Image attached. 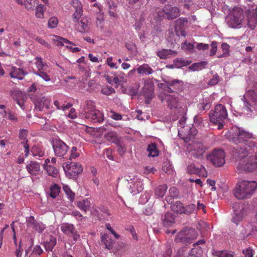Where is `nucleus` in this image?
<instances>
[{
	"label": "nucleus",
	"instance_id": "7ed1b4c3",
	"mask_svg": "<svg viewBox=\"0 0 257 257\" xmlns=\"http://www.w3.org/2000/svg\"><path fill=\"white\" fill-rule=\"evenodd\" d=\"M257 159V153L252 154H247L244 157H241L237 166V169L240 171H245L252 172L257 170V162L254 160Z\"/></svg>",
	"mask_w": 257,
	"mask_h": 257
},
{
	"label": "nucleus",
	"instance_id": "c85d7f7f",
	"mask_svg": "<svg viewBox=\"0 0 257 257\" xmlns=\"http://www.w3.org/2000/svg\"><path fill=\"white\" fill-rule=\"evenodd\" d=\"M177 52L176 51L168 49H163L159 51L157 55L162 59H166L169 57L170 55H176Z\"/></svg>",
	"mask_w": 257,
	"mask_h": 257
},
{
	"label": "nucleus",
	"instance_id": "4c0bfd02",
	"mask_svg": "<svg viewBox=\"0 0 257 257\" xmlns=\"http://www.w3.org/2000/svg\"><path fill=\"white\" fill-rule=\"evenodd\" d=\"M50 196L52 198H55L60 192V187L57 184H54L50 188Z\"/></svg>",
	"mask_w": 257,
	"mask_h": 257
},
{
	"label": "nucleus",
	"instance_id": "4be33fe9",
	"mask_svg": "<svg viewBox=\"0 0 257 257\" xmlns=\"http://www.w3.org/2000/svg\"><path fill=\"white\" fill-rule=\"evenodd\" d=\"M188 170L190 173L198 174L200 177H206L207 176V172L205 167L201 165L200 168H197L193 164H191L188 167Z\"/></svg>",
	"mask_w": 257,
	"mask_h": 257
},
{
	"label": "nucleus",
	"instance_id": "5701e85b",
	"mask_svg": "<svg viewBox=\"0 0 257 257\" xmlns=\"http://www.w3.org/2000/svg\"><path fill=\"white\" fill-rule=\"evenodd\" d=\"M257 15L256 12H249L247 15V25L248 28L253 30L257 25Z\"/></svg>",
	"mask_w": 257,
	"mask_h": 257
},
{
	"label": "nucleus",
	"instance_id": "f3484780",
	"mask_svg": "<svg viewBox=\"0 0 257 257\" xmlns=\"http://www.w3.org/2000/svg\"><path fill=\"white\" fill-rule=\"evenodd\" d=\"M75 23V29L79 32L85 33L88 32L89 28L88 26V20L86 17H81L78 19V22H73Z\"/></svg>",
	"mask_w": 257,
	"mask_h": 257
},
{
	"label": "nucleus",
	"instance_id": "7c9ffc66",
	"mask_svg": "<svg viewBox=\"0 0 257 257\" xmlns=\"http://www.w3.org/2000/svg\"><path fill=\"white\" fill-rule=\"evenodd\" d=\"M4 116L11 121L13 122H16L18 121L16 113L11 110H5L4 111Z\"/></svg>",
	"mask_w": 257,
	"mask_h": 257
},
{
	"label": "nucleus",
	"instance_id": "a211bd4d",
	"mask_svg": "<svg viewBox=\"0 0 257 257\" xmlns=\"http://www.w3.org/2000/svg\"><path fill=\"white\" fill-rule=\"evenodd\" d=\"M187 22L188 20L186 18H179L176 21L175 31L177 36L185 37L186 33L183 27L184 24Z\"/></svg>",
	"mask_w": 257,
	"mask_h": 257
},
{
	"label": "nucleus",
	"instance_id": "72a5a7b5",
	"mask_svg": "<svg viewBox=\"0 0 257 257\" xmlns=\"http://www.w3.org/2000/svg\"><path fill=\"white\" fill-rule=\"evenodd\" d=\"M167 186L166 184H163L158 186L155 190V194L158 197H163L167 190Z\"/></svg>",
	"mask_w": 257,
	"mask_h": 257
},
{
	"label": "nucleus",
	"instance_id": "ddd939ff",
	"mask_svg": "<svg viewBox=\"0 0 257 257\" xmlns=\"http://www.w3.org/2000/svg\"><path fill=\"white\" fill-rule=\"evenodd\" d=\"M61 230L66 235L71 236L73 237L74 240H77L80 238V235L75 230L73 224L64 223L61 225Z\"/></svg>",
	"mask_w": 257,
	"mask_h": 257
},
{
	"label": "nucleus",
	"instance_id": "37998d69",
	"mask_svg": "<svg viewBox=\"0 0 257 257\" xmlns=\"http://www.w3.org/2000/svg\"><path fill=\"white\" fill-rule=\"evenodd\" d=\"M191 63V61L185 60L183 58H177L174 61V65L177 68H181L183 66H186L189 65Z\"/></svg>",
	"mask_w": 257,
	"mask_h": 257
},
{
	"label": "nucleus",
	"instance_id": "c9c22d12",
	"mask_svg": "<svg viewBox=\"0 0 257 257\" xmlns=\"http://www.w3.org/2000/svg\"><path fill=\"white\" fill-rule=\"evenodd\" d=\"M183 203L180 201H177L173 204L171 207L172 210L177 213L180 214H183Z\"/></svg>",
	"mask_w": 257,
	"mask_h": 257
},
{
	"label": "nucleus",
	"instance_id": "5fc2aeb1",
	"mask_svg": "<svg viewBox=\"0 0 257 257\" xmlns=\"http://www.w3.org/2000/svg\"><path fill=\"white\" fill-rule=\"evenodd\" d=\"M71 154L69 157L70 160L75 159L80 156V151H78L76 147H73L71 150Z\"/></svg>",
	"mask_w": 257,
	"mask_h": 257
},
{
	"label": "nucleus",
	"instance_id": "338daca9",
	"mask_svg": "<svg viewBox=\"0 0 257 257\" xmlns=\"http://www.w3.org/2000/svg\"><path fill=\"white\" fill-rule=\"evenodd\" d=\"M169 193L172 197L178 196V190L175 187H171L169 189Z\"/></svg>",
	"mask_w": 257,
	"mask_h": 257
},
{
	"label": "nucleus",
	"instance_id": "13d9d810",
	"mask_svg": "<svg viewBox=\"0 0 257 257\" xmlns=\"http://www.w3.org/2000/svg\"><path fill=\"white\" fill-rule=\"evenodd\" d=\"M211 47L210 55L212 56L216 53L217 50V42L216 41L212 42L211 44Z\"/></svg>",
	"mask_w": 257,
	"mask_h": 257
},
{
	"label": "nucleus",
	"instance_id": "de8ad7c7",
	"mask_svg": "<svg viewBox=\"0 0 257 257\" xmlns=\"http://www.w3.org/2000/svg\"><path fill=\"white\" fill-rule=\"evenodd\" d=\"M63 190L67 195L68 198L71 202H73L74 200L75 194L72 192L68 186H64Z\"/></svg>",
	"mask_w": 257,
	"mask_h": 257
},
{
	"label": "nucleus",
	"instance_id": "cd10ccee",
	"mask_svg": "<svg viewBox=\"0 0 257 257\" xmlns=\"http://www.w3.org/2000/svg\"><path fill=\"white\" fill-rule=\"evenodd\" d=\"M137 71L138 73L141 75H149L153 73L154 71L151 67L147 64H144L139 66Z\"/></svg>",
	"mask_w": 257,
	"mask_h": 257
},
{
	"label": "nucleus",
	"instance_id": "2eb2a0df",
	"mask_svg": "<svg viewBox=\"0 0 257 257\" xmlns=\"http://www.w3.org/2000/svg\"><path fill=\"white\" fill-rule=\"evenodd\" d=\"M28 227L32 228L35 231L42 233L46 228L45 225L42 222L37 221L33 216L26 217Z\"/></svg>",
	"mask_w": 257,
	"mask_h": 257
},
{
	"label": "nucleus",
	"instance_id": "f704fd0d",
	"mask_svg": "<svg viewBox=\"0 0 257 257\" xmlns=\"http://www.w3.org/2000/svg\"><path fill=\"white\" fill-rule=\"evenodd\" d=\"M35 65L37 68V71L45 70L48 67L47 64L43 61L42 58L40 57H36L35 58Z\"/></svg>",
	"mask_w": 257,
	"mask_h": 257
},
{
	"label": "nucleus",
	"instance_id": "052dcab7",
	"mask_svg": "<svg viewBox=\"0 0 257 257\" xmlns=\"http://www.w3.org/2000/svg\"><path fill=\"white\" fill-rule=\"evenodd\" d=\"M35 40L36 41H37L38 43H39L41 45H42V46H43L46 48H50L51 47L50 44H49L48 42H47L45 40H44L42 38L37 37L35 39Z\"/></svg>",
	"mask_w": 257,
	"mask_h": 257
},
{
	"label": "nucleus",
	"instance_id": "49530a36",
	"mask_svg": "<svg viewBox=\"0 0 257 257\" xmlns=\"http://www.w3.org/2000/svg\"><path fill=\"white\" fill-rule=\"evenodd\" d=\"M45 10V8L44 5L42 4H40L37 6L36 9V16L40 19H42L44 18V12Z\"/></svg>",
	"mask_w": 257,
	"mask_h": 257
},
{
	"label": "nucleus",
	"instance_id": "4468645a",
	"mask_svg": "<svg viewBox=\"0 0 257 257\" xmlns=\"http://www.w3.org/2000/svg\"><path fill=\"white\" fill-rule=\"evenodd\" d=\"M70 4L75 9V12L71 16L72 20L73 22H78V19L83 15L82 4L79 0H72Z\"/></svg>",
	"mask_w": 257,
	"mask_h": 257
},
{
	"label": "nucleus",
	"instance_id": "6e6552de",
	"mask_svg": "<svg viewBox=\"0 0 257 257\" xmlns=\"http://www.w3.org/2000/svg\"><path fill=\"white\" fill-rule=\"evenodd\" d=\"M243 18L242 10L235 9L233 10L231 14L227 18V23L230 27L235 28L241 24Z\"/></svg>",
	"mask_w": 257,
	"mask_h": 257
},
{
	"label": "nucleus",
	"instance_id": "774afa93",
	"mask_svg": "<svg viewBox=\"0 0 257 257\" xmlns=\"http://www.w3.org/2000/svg\"><path fill=\"white\" fill-rule=\"evenodd\" d=\"M243 254L244 255V257H252V250L250 247L246 248L245 250H243Z\"/></svg>",
	"mask_w": 257,
	"mask_h": 257
},
{
	"label": "nucleus",
	"instance_id": "69168bd1",
	"mask_svg": "<svg viewBox=\"0 0 257 257\" xmlns=\"http://www.w3.org/2000/svg\"><path fill=\"white\" fill-rule=\"evenodd\" d=\"M219 77L217 74L214 75L213 78L209 81V85H214L218 83L219 81Z\"/></svg>",
	"mask_w": 257,
	"mask_h": 257
},
{
	"label": "nucleus",
	"instance_id": "ea45409f",
	"mask_svg": "<svg viewBox=\"0 0 257 257\" xmlns=\"http://www.w3.org/2000/svg\"><path fill=\"white\" fill-rule=\"evenodd\" d=\"M55 39H54L53 40L55 42V44L56 45L58 46H62L64 45V44H73L71 42L69 41L68 40L63 38L59 36H55Z\"/></svg>",
	"mask_w": 257,
	"mask_h": 257
},
{
	"label": "nucleus",
	"instance_id": "680f3d73",
	"mask_svg": "<svg viewBox=\"0 0 257 257\" xmlns=\"http://www.w3.org/2000/svg\"><path fill=\"white\" fill-rule=\"evenodd\" d=\"M162 170L166 173L169 174L172 171V167L169 163L165 162L162 166Z\"/></svg>",
	"mask_w": 257,
	"mask_h": 257
},
{
	"label": "nucleus",
	"instance_id": "423d86ee",
	"mask_svg": "<svg viewBox=\"0 0 257 257\" xmlns=\"http://www.w3.org/2000/svg\"><path fill=\"white\" fill-rule=\"evenodd\" d=\"M206 159L215 167H222L225 162V153L222 149H214L207 155Z\"/></svg>",
	"mask_w": 257,
	"mask_h": 257
},
{
	"label": "nucleus",
	"instance_id": "6e6d98bb",
	"mask_svg": "<svg viewBox=\"0 0 257 257\" xmlns=\"http://www.w3.org/2000/svg\"><path fill=\"white\" fill-rule=\"evenodd\" d=\"M58 23V19L55 17H52L48 21V27L50 28H55L57 27Z\"/></svg>",
	"mask_w": 257,
	"mask_h": 257
},
{
	"label": "nucleus",
	"instance_id": "79ce46f5",
	"mask_svg": "<svg viewBox=\"0 0 257 257\" xmlns=\"http://www.w3.org/2000/svg\"><path fill=\"white\" fill-rule=\"evenodd\" d=\"M44 169L46 170L49 175L53 177H56L58 173V170L55 167L51 165H44Z\"/></svg>",
	"mask_w": 257,
	"mask_h": 257
},
{
	"label": "nucleus",
	"instance_id": "e433bc0d",
	"mask_svg": "<svg viewBox=\"0 0 257 257\" xmlns=\"http://www.w3.org/2000/svg\"><path fill=\"white\" fill-rule=\"evenodd\" d=\"M105 138L109 142L117 144L118 142L117 134L113 132H110L105 135Z\"/></svg>",
	"mask_w": 257,
	"mask_h": 257
},
{
	"label": "nucleus",
	"instance_id": "b1692460",
	"mask_svg": "<svg viewBox=\"0 0 257 257\" xmlns=\"http://www.w3.org/2000/svg\"><path fill=\"white\" fill-rule=\"evenodd\" d=\"M164 99L168 103V106L171 108H176L178 106V98L175 95L164 94Z\"/></svg>",
	"mask_w": 257,
	"mask_h": 257
},
{
	"label": "nucleus",
	"instance_id": "9b49d317",
	"mask_svg": "<svg viewBox=\"0 0 257 257\" xmlns=\"http://www.w3.org/2000/svg\"><path fill=\"white\" fill-rule=\"evenodd\" d=\"M143 95L145 98L147 104H150L151 100L154 97V86L150 79L144 80V86L143 88Z\"/></svg>",
	"mask_w": 257,
	"mask_h": 257
},
{
	"label": "nucleus",
	"instance_id": "8fccbe9b",
	"mask_svg": "<svg viewBox=\"0 0 257 257\" xmlns=\"http://www.w3.org/2000/svg\"><path fill=\"white\" fill-rule=\"evenodd\" d=\"M95 107V103L93 101L91 100L87 101L86 102V105L84 107L85 113L86 112H91L94 109H96Z\"/></svg>",
	"mask_w": 257,
	"mask_h": 257
},
{
	"label": "nucleus",
	"instance_id": "39448f33",
	"mask_svg": "<svg viewBox=\"0 0 257 257\" xmlns=\"http://www.w3.org/2000/svg\"><path fill=\"white\" fill-rule=\"evenodd\" d=\"M209 116L210 121L217 124L219 121H222L227 118V112L225 107L219 104L215 106L214 110H211Z\"/></svg>",
	"mask_w": 257,
	"mask_h": 257
},
{
	"label": "nucleus",
	"instance_id": "dca6fc26",
	"mask_svg": "<svg viewBox=\"0 0 257 257\" xmlns=\"http://www.w3.org/2000/svg\"><path fill=\"white\" fill-rule=\"evenodd\" d=\"M84 118L92 122L100 123L104 120L103 114L98 109H94L91 112H86Z\"/></svg>",
	"mask_w": 257,
	"mask_h": 257
},
{
	"label": "nucleus",
	"instance_id": "0eeeda50",
	"mask_svg": "<svg viewBox=\"0 0 257 257\" xmlns=\"http://www.w3.org/2000/svg\"><path fill=\"white\" fill-rule=\"evenodd\" d=\"M158 16L169 20L174 19L180 15V10L171 5H166L162 11L158 12Z\"/></svg>",
	"mask_w": 257,
	"mask_h": 257
},
{
	"label": "nucleus",
	"instance_id": "f257e3e1",
	"mask_svg": "<svg viewBox=\"0 0 257 257\" xmlns=\"http://www.w3.org/2000/svg\"><path fill=\"white\" fill-rule=\"evenodd\" d=\"M231 131V140L234 143L238 145L235 148L238 158L257 153V143L249 140L252 137V134L236 126H233Z\"/></svg>",
	"mask_w": 257,
	"mask_h": 257
},
{
	"label": "nucleus",
	"instance_id": "a878e982",
	"mask_svg": "<svg viewBox=\"0 0 257 257\" xmlns=\"http://www.w3.org/2000/svg\"><path fill=\"white\" fill-rule=\"evenodd\" d=\"M162 222L166 227H169L175 223L174 215L171 212H167L162 218Z\"/></svg>",
	"mask_w": 257,
	"mask_h": 257
},
{
	"label": "nucleus",
	"instance_id": "4d7b16f0",
	"mask_svg": "<svg viewBox=\"0 0 257 257\" xmlns=\"http://www.w3.org/2000/svg\"><path fill=\"white\" fill-rule=\"evenodd\" d=\"M24 3L23 4L25 5V8L27 10H31L35 6L34 0H24Z\"/></svg>",
	"mask_w": 257,
	"mask_h": 257
},
{
	"label": "nucleus",
	"instance_id": "bf43d9fd",
	"mask_svg": "<svg viewBox=\"0 0 257 257\" xmlns=\"http://www.w3.org/2000/svg\"><path fill=\"white\" fill-rule=\"evenodd\" d=\"M194 45L190 43H188L187 41L184 42L182 45V48L185 50L190 51L194 48Z\"/></svg>",
	"mask_w": 257,
	"mask_h": 257
},
{
	"label": "nucleus",
	"instance_id": "58836bf2",
	"mask_svg": "<svg viewBox=\"0 0 257 257\" xmlns=\"http://www.w3.org/2000/svg\"><path fill=\"white\" fill-rule=\"evenodd\" d=\"M33 73L35 75L39 76V77L42 78L45 81H49L51 80L50 76L48 74L47 72H46V69L41 71H34Z\"/></svg>",
	"mask_w": 257,
	"mask_h": 257
},
{
	"label": "nucleus",
	"instance_id": "864d4df0",
	"mask_svg": "<svg viewBox=\"0 0 257 257\" xmlns=\"http://www.w3.org/2000/svg\"><path fill=\"white\" fill-rule=\"evenodd\" d=\"M213 254L217 257H233L232 254L228 253L226 250L216 251Z\"/></svg>",
	"mask_w": 257,
	"mask_h": 257
},
{
	"label": "nucleus",
	"instance_id": "0e129e2a",
	"mask_svg": "<svg viewBox=\"0 0 257 257\" xmlns=\"http://www.w3.org/2000/svg\"><path fill=\"white\" fill-rule=\"evenodd\" d=\"M196 49L199 50H206L209 48V45L207 44H203L202 43H197L196 46Z\"/></svg>",
	"mask_w": 257,
	"mask_h": 257
},
{
	"label": "nucleus",
	"instance_id": "09e8293b",
	"mask_svg": "<svg viewBox=\"0 0 257 257\" xmlns=\"http://www.w3.org/2000/svg\"><path fill=\"white\" fill-rule=\"evenodd\" d=\"M229 45L228 44L223 43L221 45V49L223 53L221 55L218 56V57L221 58L228 56L229 53Z\"/></svg>",
	"mask_w": 257,
	"mask_h": 257
},
{
	"label": "nucleus",
	"instance_id": "3c124183",
	"mask_svg": "<svg viewBox=\"0 0 257 257\" xmlns=\"http://www.w3.org/2000/svg\"><path fill=\"white\" fill-rule=\"evenodd\" d=\"M207 62L206 61H202L199 63H196L193 64L191 67L190 68L193 70H198L199 69H202L205 68Z\"/></svg>",
	"mask_w": 257,
	"mask_h": 257
},
{
	"label": "nucleus",
	"instance_id": "a18cd8bd",
	"mask_svg": "<svg viewBox=\"0 0 257 257\" xmlns=\"http://www.w3.org/2000/svg\"><path fill=\"white\" fill-rule=\"evenodd\" d=\"M195 208L196 205L194 204H190L185 206H183V214L189 215L194 212Z\"/></svg>",
	"mask_w": 257,
	"mask_h": 257
},
{
	"label": "nucleus",
	"instance_id": "e2e57ef3",
	"mask_svg": "<svg viewBox=\"0 0 257 257\" xmlns=\"http://www.w3.org/2000/svg\"><path fill=\"white\" fill-rule=\"evenodd\" d=\"M254 88L255 90H251L250 94L252 100L257 103V83L255 84Z\"/></svg>",
	"mask_w": 257,
	"mask_h": 257
},
{
	"label": "nucleus",
	"instance_id": "1a4fd4ad",
	"mask_svg": "<svg viewBox=\"0 0 257 257\" xmlns=\"http://www.w3.org/2000/svg\"><path fill=\"white\" fill-rule=\"evenodd\" d=\"M63 168L66 175L69 176L70 178H75L83 171L81 164L77 163L71 162L70 164H64Z\"/></svg>",
	"mask_w": 257,
	"mask_h": 257
},
{
	"label": "nucleus",
	"instance_id": "6ab92c4d",
	"mask_svg": "<svg viewBox=\"0 0 257 257\" xmlns=\"http://www.w3.org/2000/svg\"><path fill=\"white\" fill-rule=\"evenodd\" d=\"M26 169L31 175L36 176L40 171V163L35 161H30L26 165Z\"/></svg>",
	"mask_w": 257,
	"mask_h": 257
},
{
	"label": "nucleus",
	"instance_id": "9d476101",
	"mask_svg": "<svg viewBox=\"0 0 257 257\" xmlns=\"http://www.w3.org/2000/svg\"><path fill=\"white\" fill-rule=\"evenodd\" d=\"M53 148L55 156L65 158L68 152L69 147L62 140L56 139L53 142Z\"/></svg>",
	"mask_w": 257,
	"mask_h": 257
},
{
	"label": "nucleus",
	"instance_id": "aec40b11",
	"mask_svg": "<svg viewBox=\"0 0 257 257\" xmlns=\"http://www.w3.org/2000/svg\"><path fill=\"white\" fill-rule=\"evenodd\" d=\"M51 100L49 98L43 97L35 101V108L41 111L44 108H49Z\"/></svg>",
	"mask_w": 257,
	"mask_h": 257
},
{
	"label": "nucleus",
	"instance_id": "2f4dec72",
	"mask_svg": "<svg viewBox=\"0 0 257 257\" xmlns=\"http://www.w3.org/2000/svg\"><path fill=\"white\" fill-rule=\"evenodd\" d=\"M56 239L54 237L50 236L49 240L44 243V247L46 250L47 251H52L54 247L56 245Z\"/></svg>",
	"mask_w": 257,
	"mask_h": 257
},
{
	"label": "nucleus",
	"instance_id": "f8f14e48",
	"mask_svg": "<svg viewBox=\"0 0 257 257\" xmlns=\"http://www.w3.org/2000/svg\"><path fill=\"white\" fill-rule=\"evenodd\" d=\"M191 155L195 158L202 159L206 148L200 143H193L190 145Z\"/></svg>",
	"mask_w": 257,
	"mask_h": 257
},
{
	"label": "nucleus",
	"instance_id": "603ef678",
	"mask_svg": "<svg viewBox=\"0 0 257 257\" xmlns=\"http://www.w3.org/2000/svg\"><path fill=\"white\" fill-rule=\"evenodd\" d=\"M166 83L174 87L175 89H179V86L182 85V82L178 79H174L173 80L167 81Z\"/></svg>",
	"mask_w": 257,
	"mask_h": 257
},
{
	"label": "nucleus",
	"instance_id": "412c9836",
	"mask_svg": "<svg viewBox=\"0 0 257 257\" xmlns=\"http://www.w3.org/2000/svg\"><path fill=\"white\" fill-rule=\"evenodd\" d=\"M27 74L28 73L23 69L16 67H12L10 73V76L12 78L20 80H22L24 76Z\"/></svg>",
	"mask_w": 257,
	"mask_h": 257
},
{
	"label": "nucleus",
	"instance_id": "f03ea898",
	"mask_svg": "<svg viewBox=\"0 0 257 257\" xmlns=\"http://www.w3.org/2000/svg\"><path fill=\"white\" fill-rule=\"evenodd\" d=\"M256 189H257L256 181L243 180L237 184L234 195L237 199H242L249 196Z\"/></svg>",
	"mask_w": 257,
	"mask_h": 257
},
{
	"label": "nucleus",
	"instance_id": "473e14b6",
	"mask_svg": "<svg viewBox=\"0 0 257 257\" xmlns=\"http://www.w3.org/2000/svg\"><path fill=\"white\" fill-rule=\"evenodd\" d=\"M147 151L149 152V157H156L158 156L159 154V152L157 149V146L154 143H152L148 145L147 147Z\"/></svg>",
	"mask_w": 257,
	"mask_h": 257
},
{
	"label": "nucleus",
	"instance_id": "bb28decb",
	"mask_svg": "<svg viewBox=\"0 0 257 257\" xmlns=\"http://www.w3.org/2000/svg\"><path fill=\"white\" fill-rule=\"evenodd\" d=\"M76 206L81 211L86 213L90 208L91 202L88 199H85L81 201H78Z\"/></svg>",
	"mask_w": 257,
	"mask_h": 257
},
{
	"label": "nucleus",
	"instance_id": "c756f323",
	"mask_svg": "<svg viewBox=\"0 0 257 257\" xmlns=\"http://www.w3.org/2000/svg\"><path fill=\"white\" fill-rule=\"evenodd\" d=\"M101 240L105 245V247L110 250L112 248L115 241L111 238L108 234H104L101 236Z\"/></svg>",
	"mask_w": 257,
	"mask_h": 257
},
{
	"label": "nucleus",
	"instance_id": "20e7f679",
	"mask_svg": "<svg viewBox=\"0 0 257 257\" xmlns=\"http://www.w3.org/2000/svg\"><path fill=\"white\" fill-rule=\"evenodd\" d=\"M197 236L198 233L194 229L185 227L177 233L175 241L176 243H181L184 244H190Z\"/></svg>",
	"mask_w": 257,
	"mask_h": 257
},
{
	"label": "nucleus",
	"instance_id": "a19ab883",
	"mask_svg": "<svg viewBox=\"0 0 257 257\" xmlns=\"http://www.w3.org/2000/svg\"><path fill=\"white\" fill-rule=\"evenodd\" d=\"M31 152L34 157H42L45 154L43 149L37 146H35L32 148Z\"/></svg>",
	"mask_w": 257,
	"mask_h": 257
},
{
	"label": "nucleus",
	"instance_id": "c03bdc74",
	"mask_svg": "<svg viewBox=\"0 0 257 257\" xmlns=\"http://www.w3.org/2000/svg\"><path fill=\"white\" fill-rule=\"evenodd\" d=\"M100 92L103 94L110 95L112 93H114L115 91L112 87L108 85H105L101 87Z\"/></svg>",
	"mask_w": 257,
	"mask_h": 257
},
{
	"label": "nucleus",
	"instance_id": "393cba45",
	"mask_svg": "<svg viewBox=\"0 0 257 257\" xmlns=\"http://www.w3.org/2000/svg\"><path fill=\"white\" fill-rule=\"evenodd\" d=\"M10 94L13 99L17 101L21 107H22L24 105V102L20 100V99L23 96L22 92L16 89L12 90L10 91Z\"/></svg>",
	"mask_w": 257,
	"mask_h": 257
}]
</instances>
